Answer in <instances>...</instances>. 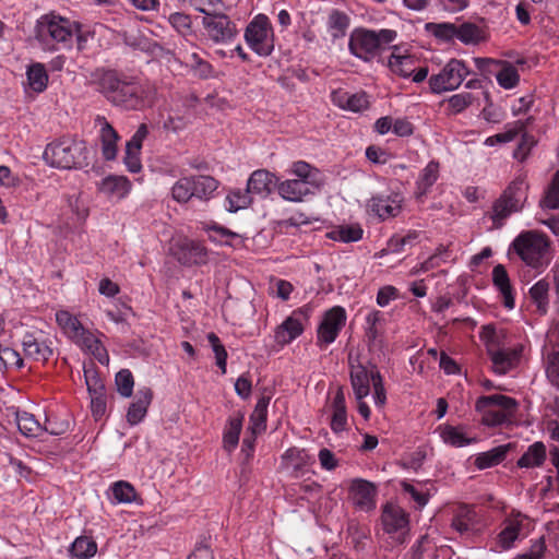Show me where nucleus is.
Instances as JSON below:
<instances>
[{
  "label": "nucleus",
  "instance_id": "f257e3e1",
  "mask_svg": "<svg viewBox=\"0 0 559 559\" xmlns=\"http://www.w3.org/2000/svg\"><path fill=\"white\" fill-rule=\"evenodd\" d=\"M97 90L114 107L126 111L153 106L156 94L150 81L117 70L104 71L97 80Z\"/></svg>",
  "mask_w": 559,
  "mask_h": 559
},
{
  "label": "nucleus",
  "instance_id": "f03ea898",
  "mask_svg": "<svg viewBox=\"0 0 559 559\" xmlns=\"http://www.w3.org/2000/svg\"><path fill=\"white\" fill-rule=\"evenodd\" d=\"M507 257L510 262L520 263L533 272L534 276L539 275L551 263V240L540 230H522L510 242Z\"/></svg>",
  "mask_w": 559,
  "mask_h": 559
},
{
  "label": "nucleus",
  "instance_id": "7ed1b4c3",
  "mask_svg": "<svg viewBox=\"0 0 559 559\" xmlns=\"http://www.w3.org/2000/svg\"><path fill=\"white\" fill-rule=\"evenodd\" d=\"M397 37L394 29L382 28L379 31L364 27L355 28L348 40L349 52L362 61H371Z\"/></svg>",
  "mask_w": 559,
  "mask_h": 559
},
{
  "label": "nucleus",
  "instance_id": "20e7f679",
  "mask_svg": "<svg viewBox=\"0 0 559 559\" xmlns=\"http://www.w3.org/2000/svg\"><path fill=\"white\" fill-rule=\"evenodd\" d=\"M87 153L84 142L63 136L47 144L43 158L56 168H81L87 165Z\"/></svg>",
  "mask_w": 559,
  "mask_h": 559
},
{
  "label": "nucleus",
  "instance_id": "39448f33",
  "mask_svg": "<svg viewBox=\"0 0 559 559\" xmlns=\"http://www.w3.org/2000/svg\"><path fill=\"white\" fill-rule=\"evenodd\" d=\"M219 187V181L207 175H190L179 178L171 187V198L180 204L192 200L206 202Z\"/></svg>",
  "mask_w": 559,
  "mask_h": 559
},
{
  "label": "nucleus",
  "instance_id": "423d86ee",
  "mask_svg": "<svg viewBox=\"0 0 559 559\" xmlns=\"http://www.w3.org/2000/svg\"><path fill=\"white\" fill-rule=\"evenodd\" d=\"M518 406L515 399L502 394L481 395L475 403V409L481 415V424L488 427L510 423Z\"/></svg>",
  "mask_w": 559,
  "mask_h": 559
},
{
  "label": "nucleus",
  "instance_id": "0eeeda50",
  "mask_svg": "<svg viewBox=\"0 0 559 559\" xmlns=\"http://www.w3.org/2000/svg\"><path fill=\"white\" fill-rule=\"evenodd\" d=\"M527 190L528 186L522 178L509 183L491 207L490 218L495 228H501L511 214L522 211L527 200Z\"/></svg>",
  "mask_w": 559,
  "mask_h": 559
},
{
  "label": "nucleus",
  "instance_id": "6e6552de",
  "mask_svg": "<svg viewBox=\"0 0 559 559\" xmlns=\"http://www.w3.org/2000/svg\"><path fill=\"white\" fill-rule=\"evenodd\" d=\"M76 31L74 22L50 13L40 16L37 21L36 38L46 45L62 44L63 47H71Z\"/></svg>",
  "mask_w": 559,
  "mask_h": 559
},
{
  "label": "nucleus",
  "instance_id": "1a4fd4ad",
  "mask_svg": "<svg viewBox=\"0 0 559 559\" xmlns=\"http://www.w3.org/2000/svg\"><path fill=\"white\" fill-rule=\"evenodd\" d=\"M247 45L259 56L267 57L274 50V32L265 14L255 15L245 29Z\"/></svg>",
  "mask_w": 559,
  "mask_h": 559
},
{
  "label": "nucleus",
  "instance_id": "9d476101",
  "mask_svg": "<svg viewBox=\"0 0 559 559\" xmlns=\"http://www.w3.org/2000/svg\"><path fill=\"white\" fill-rule=\"evenodd\" d=\"M468 74L469 70L464 61L451 59L438 74L429 78V87L435 94L454 91Z\"/></svg>",
  "mask_w": 559,
  "mask_h": 559
},
{
  "label": "nucleus",
  "instance_id": "9b49d317",
  "mask_svg": "<svg viewBox=\"0 0 559 559\" xmlns=\"http://www.w3.org/2000/svg\"><path fill=\"white\" fill-rule=\"evenodd\" d=\"M346 320V310L342 306H334L326 310L317 329V345L321 349H325L334 343L345 326Z\"/></svg>",
  "mask_w": 559,
  "mask_h": 559
},
{
  "label": "nucleus",
  "instance_id": "f8f14e48",
  "mask_svg": "<svg viewBox=\"0 0 559 559\" xmlns=\"http://www.w3.org/2000/svg\"><path fill=\"white\" fill-rule=\"evenodd\" d=\"M312 308L308 305L295 309L282 324H280L274 333L275 342L281 345H287L299 337L308 323Z\"/></svg>",
  "mask_w": 559,
  "mask_h": 559
},
{
  "label": "nucleus",
  "instance_id": "ddd939ff",
  "mask_svg": "<svg viewBox=\"0 0 559 559\" xmlns=\"http://www.w3.org/2000/svg\"><path fill=\"white\" fill-rule=\"evenodd\" d=\"M204 35L214 44L227 45L238 35L237 25L224 13L202 17Z\"/></svg>",
  "mask_w": 559,
  "mask_h": 559
},
{
  "label": "nucleus",
  "instance_id": "4468645a",
  "mask_svg": "<svg viewBox=\"0 0 559 559\" xmlns=\"http://www.w3.org/2000/svg\"><path fill=\"white\" fill-rule=\"evenodd\" d=\"M476 68L485 73L491 74L493 69H498L496 79L498 84L506 88L511 90L520 82L518 69L507 61H498L489 58H475Z\"/></svg>",
  "mask_w": 559,
  "mask_h": 559
},
{
  "label": "nucleus",
  "instance_id": "2eb2a0df",
  "mask_svg": "<svg viewBox=\"0 0 559 559\" xmlns=\"http://www.w3.org/2000/svg\"><path fill=\"white\" fill-rule=\"evenodd\" d=\"M528 518L521 512L512 511L502 522V530L497 536V544L501 549H510L521 536L526 535Z\"/></svg>",
  "mask_w": 559,
  "mask_h": 559
},
{
  "label": "nucleus",
  "instance_id": "dca6fc26",
  "mask_svg": "<svg viewBox=\"0 0 559 559\" xmlns=\"http://www.w3.org/2000/svg\"><path fill=\"white\" fill-rule=\"evenodd\" d=\"M381 520L385 533L399 543H403V537L408 532L407 513L401 507L388 503L383 508Z\"/></svg>",
  "mask_w": 559,
  "mask_h": 559
},
{
  "label": "nucleus",
  "instance_id": "f3484780",
  "mask_svg": "<svg viewBox=\"0 0 559 559\" xmlns=\"http://www.w3.org/2000/svg\"><path fill=\"white\" fill-rule=\"evenodd\" d=\"M22 347L26 358L46 362L53 354L51 341L43 331L26 332L22 338Z\"/></svg>",
  "mask_w": 559,
  "mask_h": 559
},
{
  "label": "nucleus",
  "instance_id": "a211bd4d",
  "mask_svg": "<svg viewBox=\"0 0 559 559\" xmlns=\"http://www.w3.org/2000/svg\"><path fill=\"white\" fill-rule=\"evenodd\" d=\"M404 198L399 192L389 194L379 193L372 195L368 202L371 213L377 215L381 221L396 217L402 211Z\"/></svg>",
  "mask_w": 559,
  "mask_h": 559
},
{
  "label": "nucleus",
  "instance_id": "6ab92c4d",
  "mask_svg": "<svg viewBox=\"0 0 559 559\" xmlns=\"http://www.w3.org/2000/svg\"><path fill=\"white\" fill-rule=\"evenodd\" d=\"M177 260L183 265H202L209 260L207 249L199 241L182 239L178 241L175 251Z\"/></svg>",
  "mask_w": 559,
  "mask_h": 559
},
{
  "label": "nucleus",
  "instance_id": "aec40b11",
  "mask_svg": "<svg viewBox=\"0 0 559 559\" xmlns=\"http://www.w3.org/2000/svg\"><path fill=\"white\" fill-rule=\"evenodd\" d=\"M376 373H380L376 366L367 369L360 362L350 364V384L356 400L365 399L370 394V384L374 383Z\"/></svg>",
  "mask_w": 559,
  "mask_h": 559
},
{
  "label": "nucleus",
  "instance_id": "412c9836",
  "mask_svg": "<svg viewBox=\"0 0 559 559\" xmlns=\"http://www.w3.org/2000/svg\"><path fill=\"white\" fill-rule=\"evenodd\" d=\"M523 346L518 344L512 347H506L498 353L489 356L492 371L498 376H504L516 368L522 357Z\"/></svg>",
  "mask_w": 559,
  "mask_h": 559
},
{
  "label": "nucleus",
  "instance_id": "4be33fe9",
  "mask_svg": "<svg viewBox=\"0 0 559 559\" xmlns=\"http://www.w3.org/2000/svg\"><path fill=\"white\" fill-rule=\"evenodd\" d=\"M349 493L354 504L364 511H369L376 506L377 488L371 481L356 478L352 481Z\"/></svg>",
  "mask_w": 559,
  "mask_h": 559
},
{
  "label": "nucleus",
  "instance_id": "5701e85b",
  "mask_svg": "<svg viewBox=\"0 0 559 559\" xmlns=\"http://www.w3.org/2000/svg\"><path fill=\"white\" fill-rule=\"evenodd\" d=\"M96 126L99 127L98 138L102 144V155L106 160H114L118 154V141L120 135L105 117L96 118Z\"/></svg>",
  "mask_w": 559,
  "mask_h": 559
},
{
  "label": "nucleus",
  "instance_id": "b1692460",
  "mask_svg": "<svg viewBox=\"0 0 559 559\" xmlns=\"http://www.w3.org/2000/svg\"><path fill=\"white\" fill-rule=\"evenodd\" d=\"M331 102L343 110L361 112L369 107V99L366 92L349 93L338 88L331 93Z\"/></svg>",
  "mask_w": 559,
  "mask_h": 559
},
{
  "label": "nucleus",
  "instance_id": "393cba45",
  "mask_svg": "<svg viewBox=\"0 0 559 559\" xmlns=\"http://www.w3.org/2000/svg\"><path fill=\"white\" fill-rule=\"evenodd\" d=\"M441 440L453 448H463L477 442L476 437H471L466 432V427L463 425L442 424L436 429Z\"/></svg>",
  "mask_w": 559,
  "mask_h": 559
},
{
  "label": "nucleus",
  "instance_id": "a878e982",
  "mask_svg": "<svg viewBox=\"0 0 559 559\" xmlns=\"http://www.w3.org/2000/svg\"><path fill=\"white\" fill-rule=\"evenodd\" d=\"M491 276L493 286L502 297L503 306L507 309H513L515 307V294L506 266L502 264L493 266Z\"/></svg>",
  "mask_w": 559,
  "mask_h": 559
},
{
  "label": "nucleus",
  "instance_id": "bb28decb",
  "mask_svg": "<svg viewBox=\"0 0 559 559\" xmlns=\"http://www.w3.org/2000/svg\"><path fill=\"white\" fill-rule=\"evenodd\" d=\"M317 189L299 179H287L277 185L278 194L289 202H302L306 197L314 194Z\"/></svg>",
  "mask_w": 559,
  "mask_h": 559
},
{
  "label": "nucleus",
  "instance_id": "cd10ccee",
  "mask_svg": "<svg viewBox=\"0 0 559 559\" xmlns=\"http://www.w3.org/2000/svg\"><path fill=\"white\" fill-rule=\"evenodd\" d=\"M153 392L148 388H143L136 392L133 402L130 404L127 412V421L131 425H138L146 416L147 408L152 402Z\"/></svg>",
  "mask_w": 559,
  "mask_h": 559
},
{
  "label": "nucleus",
  "instance_id": "c85d7f7f",
  "mask_svg": "<svg viewBox=\"0 0 559 559\" xmlns=\"http://www.w3.org/2000/svg\"><path fill=\"white\" fill-rule=\"evenodd\" d=\"M332 416L330 427L333 432L338 433L347 428V408L345 394L342 386H338L331 403Z\"/></svg>",
  "mask_w": 559,
  "mask_h": 559
},
{
  "label": "nucleus",
  "instance_id": "c756f323",
  "mask_svg": "<svg viewBox=\"0 0 559 559\" xmlns=\"http://www.w3.org/2000/svg\"><path fill=\"white\" fill-rule=\"evenodd\" d=\"M393 51L389 58V67L391 71L402 78H411L416 70L418 60L407 53H401L399 46H393Z\"/></svg>",
  "mask_w": 559,
  "mask_h": 559
},
{
  "label": "nucleus",
  "instance_id": "7c9ffc66",
  "mask_svg": "<svg viewBox=\"0 0 559 559\" xmlns=\"http://www.w3.org/2000/svg\"><path fill=\"white\" fill-rule=\"evenodd\" d=\"M476 525V512L473 507L459 504L453 510L451 526L461 535L469 534Z\"/></svg>",
  "mask_w": 559,
  "mask_h": 559
},
{
  "label": "nucleus",
  "instance_id": "2f4dec72",
  "mask_svg": "<svg viewBox=\"0 0 559 559\" xmlns=\"http://www.w3.org/2000/svg\"><path fill=\"white\" fill-rule=\"evenodd\" d=\"M85 352L90 353L102 365L109 362V356L102 341L92 332L84 330L75 340Z\"/></svg>",
  "mask_w": 559,
  "mask_h": 559
},
{
  "label": "nucleus",
  "instance_id": "473e14b6",
  "mask_svg": "<svg viewBox=\"0 0 559 559\" xmlns=\"http://www.w3.org/2000/svg\"><path fill=\"white\" fill-rule=\"evenodd\" d=\"M276 177L265 169L254 170L247 182V190L250 194L267 195L272 187L276 185Z\"/></svg>",
  "mask_w": 559,
  "mask_h": 559
},
{
  "label": "nucleus",
  "instance_id": "72a5a7b5",
  "mask_svg": "<svg viewBox=\"0 0 559 559\" xmlns=\"http://www.w3.org/2000/svg\"><path fill=\"white\" fill-rule=\"evenodd\" d=\"M487 356L493 355L507 347V334L503 330H497L493 324L483 325L479 332Z\"/></svg>",
  "mask_w": 559,
  "mask_h": 559
},
{
  "label": "nucleus",
  "instance_id": "f704fd0d",
  "mask_svg": "<svg viewBox=\"0 0 559 559\" xmlns=\"http://www.w3.org/2000/svg\"><path fill=\"white\" fill-rule=\"evenodd\" d=\"M325 25L332 41H336L346 36L350 25V17L344 11L332 9L328 14Z\"/></svg>",
  "mask_w": 559,
  "mask_h": 559
},
{
  "label": "nucleus",
  "instance_id": "c9c22d12",
  "mask_svg": "<svg viewBox=\"0 0 559 559\" xmlns=\"http://www.w3.org/2000/svg\"><path fill=\"white\" fill-rule=\"evenodd\" d=\"M310 463V456L305 449L289 448L282 455V464L292 471L294 477H299Z\"/></svg>",
  "mask_w": 559,
  "mask_h": 559
},
{
  "label": "nucleus",
  "instance_id": "e433bc0d",
  "mask_svg": "<svg viewBox=\"0 0 559 559\" xmlns=\"http://www.w3.org/2000/svg\"><path fill=\"white\" fill-rule=\"evenodd\" d=\"M513 448L511 443L501 444L486 452L478 453L475 456L474 465L477 469L483 471L499 465L503 462Z\"/></svg>",
  "mask_w": 559,
  "mask_h": 559
},
{
  "label": "nucleus",
  "instance_id": "4c0bfd02",
  "mask_svg": "<svg viewBox=\"0 0 559 559\" xmlns=\"http://www.w3.org/2000/svg\"><path fill=\"white\" fill-rule=\"evenodd\" d=\"M243 418V414L237 413L227 419L223 431V447L227 452H233L239 443Z\"/></svg>",
  "mask_w": 559,
  "mask_h": 559
},
{
  "label": "nucleus",
  "instance_id": "58836bf2",
  "mask_svg": "<svg viewBox=\"0 0 559 559\" xmlns=\"http://www.w3.org/2000/svg\"><path fill=\"white\" fill-rule=\"evenodd\" d=\"M439 167L440 165L437 160H430L421 170L416 181L415 197L417 200L426 197L430 188L436 183L439 178Z\"/></svg>",
  "mask_w": 559,
  "mask_h": 559
},
{
  "label": "nucleus",
  "instance_id": "ea45409f",
  "mask_svg": "<svg viewBox=\"0 0 559 559\" xmlns=\"http://www.w3.org/2000/svg\"><path fill=\"white\" fill-rule=\"evenodd\" d=\"M547 457L546 447L542 441L531 444L523 455L518 460L516 465L521 468L540 467Z\"/></svg>",
  "mask_w": 559,
  "mask_h": 559
},
{
  "label": "nucleus",
  "instance_id": "a19ab883",
  "mask_svg": "<svg viewBox=\"0 0 559 559\" xmlns=\"http://www.w3.org/2000/svg\"><path fill=\"white\" fill-rule=\"evenodd\" d=\"M550 284L546 278L536 282L530 288V298L536 307V312L544 316L548 312Z\"/></svg>",
  "mask_w": 559,
  "mask_h": 559
},
{
  "label": "nucleus",
  "instance_id": "79ce46f5",
  "mask_svg": "<svg viewBox=\"0 0 559 559\" xmlns=\"http://www.w3.org/2000/svg\"><path fill=\"white\" fill-rule=\"evenodd\" d=\"M69 552L75 559H91L97 552V544L92 537L82 535L74 539Z\"/></svg>",
  "mask_w": 559,
  "mask_h": 559
},
{
  "label": "nucleus",
  "instance_id": "37998d69",
  "mask_svg": "<svg viewBox=\"0 0 559 559\" xmlns=\"http://www.w3.org/2000/svg\"><path fill=\"white\" fill-rule=\"evenodd\" d=\"M16 425L20 432L27 438H38L44 431L43 425L28 412L16 413Z\"/></svg>",
  "mask_w": 559,
  "mask_h": 559
},
{
  "label": "nucleus",
  "instance_id": "c03bdc74",
  "mask_svg": "<svg viewBox=\"0 0 559 559\" xmlns=\"http://www.w3.org/2000/svg\"><path fill=\"white\" fill-rule=\"evenodd\" d=\"M28 86L36 93H41L47 88L48 74L43 63L31 64L26 71Z\"/></svg>",
  "mask_w": 559,
  "mask_h": 559
},
{
  "label": "nucleus",
  "instance_id": "a18cd8bd",
  "mask_svg": "<svg viewBox=\"0 0 559 559\" xmlns=\"http://www.w3.org/2000/svg\"><path fill=\"white\" fill-rule=\"evenodd\" d=\"M130 181L122 176H109L102 182L100 190L104 193L115 195L117 198H124L130 191Z\"/></svg>",
  "mask_w": 559,
  "mask_h": 559
},
{
  "label": "nucleus",
  "instance_id": "49530a36",
  "mask_svg": "<svg viewBox=\"0 0 559 559\" xmlns=\"http://www.w3.org/2000/svg\"><path fill=\"white\" fill-rule=\"evenodd\" d=\"M364 229L359 224L341 225L330 233V238L345 243L359 241Z\"/></svg>",
  "mask_w": 559,
  "mask_h": 559
},
{
  "label": "nucleus",
  "instance_id": "de8ad7c7",
  "mask_svg": "<svg viewBox=\"0 0 559 559\" xmlns=\"http://www.w3.org/2000/svg\"><path fill=\"white\" fill-rule=\"evenodd\" d=\"M56 321L63 329V331L74 341L85 330L80 320L66 310H60L56 313Z\"/></svg>",
  "mask_w": 559,
  "mask_h": 559
},
{
  "label": "nucleus",
  "instance_id": "09e8293b",
  "mask_svg": "<svg viewBox=\"0 0 559 559\" xmlns=\"http://www.w3.org/2000/svg\"><path fill=\"white\" fill-rule=\"evenodd\" d=\"M540 207L548 210L559 209V170H557L549 185L547 186L544 197L539 202Z\"/></svg>",
  "mask_w": 559,
  "mask_h": 559
},
{
  "label": "nucleus",
  "instance_id": "8fccbe9b",
  "mask_svg": "<svg viewBox=\"0 0 559 559\" xmlns=\"http://www.w3.org/2000/svg\"><path fill=\"white\" fill-rule=\"evenodd\" d=\"M292 173L299 180H306L312 188H319L320 182L317 178L319 170L304 160L293 163Z\"/></svg>",
  "mask_w": 559,
  "mask_h": 559
},
{
  "label": "nucleus",
  "instance_id": "3c124183",
  "mask_svg": "<svg viewBox=\"0 0 559 559\" xmlns=\"http://www.w3.org/2000/svg\"><path fill=\"white\" fill-rule=\"evenodd\" d=\"M251 202L252 197L247 189H235L227 194L225 206L229 212H237L250 205Z\"/></svg>",
  "mask_w": 559,
  "mask_h": 559
},
{
  "label": "nucleus",
  "instance_id": "603ef678",
  "mask_svg": "<svg viewBox=\"0 0 559 559\" xmlns=\"http://www.w3.org/2000/svg\"><path fill=\"white\" fill-rule=\"evenodd\" d=\"M110 490L118 503H131L136 500L135 488L128 481L118 480L110 486Z\"/></svg>",
  "mask_w": 559,
  "mask_h": 559
},
{
  "label": "nucleus",
  "instance_id": "864d4df0",
  "mask_svg": "<svg viewBox=\"0 0 559 559\" xmlns=\"http://www.w3.org/2000/svg\"><path fill=\"white\" fill-rule=\"evenodd\" d=\"M419 238V231L408 230L405 235H394L388 240V250L392 253L404 251L406 246H413Z\"/></svg>",
  "mask_w": 559,
  "mask_h": 559
},
{
  "label": "nucleus",
  "instance_id": "5fc2aeb1",
  "mask_svg": "<svg viewBox=\"0 0 559 559\" xmlns=\"http://www.w3.org/2000/svg\"><path fill=\"white\" fill-rule=\"evenodd\" d=\"M206 338L214 352L216 366L221 369L222 374H225L227 371L228 358V354L225 346L222 344L219 337L214 332H210L206 335Z\"/></svg>",
  "mask_w": 559,
  "mask_h": 559
},
{
  "label": "nucleus",
  "instance_id": "6e6d98bb",
  "mask_svg": "<svg viewBox=\"0 0 559 559\" xmlns=\"http://www.w3.org/2000/svg\"><path fill=\"white\" fill-rule=\"evenodd\" d=\"M206 231L209 234V239L212 242L218 243V245H231V240L235 238H238V234L231 231L228 228H225L218 224H211L206 227Z\"/></svg>",
  "mask_w": 559,
  "mask_h": 559
},
{
  "label": "nucleus",
  "instance_id": "4d7b16f0",
  "mask_svg": "<svg viewBox=\"0 0 559 559\" xmlns=\"http://www.w3.org/2000/svg\"><path fill=\"white\" fill-rule=\"evenodd\" d=\"M456 39L464 44H476L483 39V32L473 23H463L457 25Z\"/></svg>",
  "mask_w": 559,
  "mask_h": 559
},
{
  "label": "nucleus",
  "instance_id": "13d9d810",
  "mask_svg": "<svg viewBox=\"0 0 559 559\" xmlns=\"http://www.w3.org/2000/svg\"><path fill=\"white\" fill-rule=\"evenodd\" d=\"M449 258L450 251L448 250V248L440 246L437 248L433 254H431L428 259L420 263V270L423 272L435 270L441 266L443 263L448 262Z\"/></svg>",
  "mask_w": 559,
  "mask_h": 559
},
{
  "label": "nucleus",
  "instance_id": "bf43d9fd",
  "mask_svg": "<svg viewBox=\"0 0 559 559\" xmlns=\"http://www.w3.org/2000/svg\"><path fill=\"white\" fill-rule=\"evenodd\" d=\"M70 421L68 419H58L52 413L46 415L44 431L52 436L63 435L69 430Z\"/></svg>",
  "mask_w": 559,
  "mask_h": 559
},
{
  "label": "nucleus",
  "instance_id": "052dcab7",
  "mask_svg": "<svg viewBox=\"0 0 559 559\" xmlns=\"http://www.w3.org/2000/svg\"><path fill=\"white\" fill-rule=\"evenodd\" d=\"M0 361L5 369H21L24 366V360L20 353L9 346H0Z\"/></svg>",
  "mask_w": 559,
  "mask_h": 559
},
{
  "label": "nucleus",
  "instance_id": "680f3d73",
  "mask_svg": "<svg viewBox=\"0 0 559 559\" xmlns=\"http://www.w3.org/2000/svg\"><path fill=\"white\" fill-rule=\"evenodd\" d=\"M427 28L439 39L452 40L456 38L457 25L452 23H429Z\"/></svg>",
  "mask_w": 559,
  "mask_h": 559
},
{
  "label": "nucleus",
  "instance_id": "e2e57ef3",
  "mask_svg": "<svg viewBox=\"0 0 559 559\" xmlns=\"http://www.w3.org/2000/svg\"><path fill=\"white\" fill-rule=\"evenodd\" d=\"M115 381L117 390L122 396L130 397L132 395L134 380L129 369H121L117 372Z\"/></svg>",
  "mask_w": 559,
  "mask_h": 559
},
{
  "label": "nucleus",
  "instance_id": "0e129e2a",
  "mask_svg": "<svg viewBox=\"0 0 559 559\" xmlns=\"http://www.w3.org/2000/svg\"><path fill=\"white\" fill-rule=\"evenodd\" d=\"M475 97L472 93L462 92L452 95L448 99V106L452 114H460L473 104Z\"/></svg>",
  "mask_w": 559,
  "mask_h": 559
},
{
  "label": "nucleus",
  "instance_id": "69168bd1",
  "mask_svg": "<svg viewBox=\"0 0 559 559\" xmlns=\"http://www.w3.org/2000/svg\"><path fill=\"white\" fill-rule=\"evenodd\" d=\"M170 25L181 35L187 36L192 33L191 17L181 12L171 13L168 17Z\"/></svg>",
  "mask_w": 559,
  "mask_h": 559
},
{
  "label": "nucleus",
  "instance_id": "338daca9",
  "mask_svg": "<svg viewBox=\"0 0 559 559\" xmlns=\"http://www.w3.org/2000/svg\"><path fill=\"white\" fill-rule=\"evenodd\" d=\"M546 374L551 384L559 388V350L548 354Z\"/></svg>",
  "mask_w": 559,
  "mask_h": 559
},
{
  "label": "nucleus",
  "instance_id": "774afa93",
  "mask_svg": "<svg viewBox=\"0 0 559 559\" xmlns=\"http://www.w3.org/2000/svg\"><path fill=\"white\" fill-rule=\"evenodd\" d=\"M123 162L130 173H139L142 169L141 151L126 146Z\"/></svg>",
  "mask_w": 559,
  "mask_h": 559
}]
</instances>
